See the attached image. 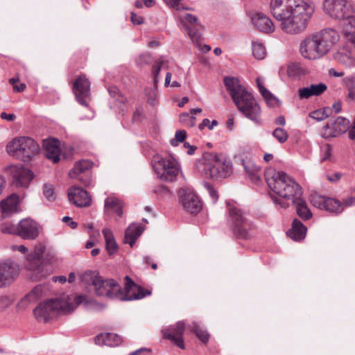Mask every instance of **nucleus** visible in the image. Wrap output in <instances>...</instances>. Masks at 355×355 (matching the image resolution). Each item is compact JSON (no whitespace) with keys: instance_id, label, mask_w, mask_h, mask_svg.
<instances>
[{"instance_id":"nucleus-1","label":"nucleus","mask_w":355,"mask_h":355,"mask_svg":"<svg viewBox=\"0 0 355 355\" xmlns=\"http://www.w3.org/2000/svg\"><path fill=\"white\" fill-rule=\"evenodd\" d=\"M315 11L309 0H270V12L280 22L283 32L290 35L302 33Z\"/></svg>"},{"instance_id":"nucleus-2","label":"nucleus","mask_w":355,"mask_h":355,"mask_svg":"<svg viewBox=\"0 0 355 355\" xmlns=\"http://www.w3.org/2000/svg\"><path fill=\"white\" fill-rule=\"evenodd\" d=\"M266 180L270 189L281 198L291 199L297 214L304 220H309L313 214L306 202L301 198V187L295 180L283 171H268Z\"/></svg>"},{"instance_id":"nucleus-3","label":"nucleus","mask_w":355,"mask_h":355,"mask_svg":"<svg viewBox=\"0 0 355 355\" xmlns=\"http://www.w3.org/2000/svg\"><path fill=\"white\" fill-rule=\"evenodd\" d=\"M223 83L238 110L246 118L255 124L261 125L262 124L261 110L253 95L240 84L238 78L225 77Z\"/></svg>"},{"instance_id":"nucleus-4","label":"nucleus","mask_w":355,"mask_h":355,"mask_svg":"<svg viewBox=\"0 0 355 355\" xmlns=\"http://www.w3.org/2000/svg\"><path fill=\"white\" fill-rule=\"evenodd\" d=\"M81 278L83 282L94 286L97 295L106 296L111 299L139 300L150 294V291L139 287L137 288V293H134L132 295H126L123 297L121 286L113 279L104 280L97 272L93 271L85 272Z\"/></svg>"},{"instance_id":"nucleus-5","label":"nucleus","mask_w":355,"mask_h":355,"mask_svg":"<svg viewBox=\"0 0 355 355\" xmlns=\"http://www.w3.org/2000/svg\"><path fill=\"white\" fill-rule=\"evenodd\" d=\"M84 300L83 295H64L60 297L50 299L40 303L34 309L33 313L38 321L46 322L56 315L71 313Z\"/></svg>"},{"instance_id":"nucleus-6","label":"nucleus","mask_w":355,"mask_h":355,"mask_svg":"<svg viewBox=\"0 0 355 355\" xmlns=\"http://www.w3.org/2000/svg\"><path fill=\"white\" fill-rule=\"evenodd\" d=\"M323 9L330 17L343 20V32L345 28H355L352 6L347 0H324Z\"/></svg>"},{"instance_id":"nucleus-7","label":"nucleus","mask_w":355,"mask_h":355,"mask_svg":"<svg viewBox=\"0 0 355 355\" xmlns=\"http://www.w3.org/2000/svg\"><path fill=\"white\" fill-rule=\"evenodd\" d=\"M151 165L157 178L164 182H175L182 174L180 164L173 156L162 157L157 154L153 157Z\"/></svg>"},{"instance_id":"nucleus-8","label":"nucleus","mask_w":355,"mask_h":355,"mask_svg":"<svg viewBox=\"0 0 355 355\" xmlns=\"http://www.w3.org/2000/svg\"><path fill=\"white\" fill-rule=\"evenodd\" d=\"M204 168L207 177L225 178L232 173V162L223 155L206 153L203 155Z\"/></svg>"},{"instance_id":"nucleus-9","label":"nucleus","mask_w":355,"mask_h":355,"mask_svg":"<svg viewBox=\"0 0 355 355\" xmlns=\"http://www.w3.org/2000/svg\"><path fill=\"white\" fill-rule=\"evenodd\" d=\"M46 247L42 243L35 245L34 251L28 254L25 262L29 277L34 281H40L51 272L49 263L42 260Z\"/></svg>"},{"instance_id":"nucleus-10","label":"nucleus","mask_w":355,"mask_h":355,"mask_svg":"<svg viewBox=\"0 0 355 355\" xmlns=\"http://www.w3.org/2000/svg\"><path fill=\"white\" fill-rule=\"evenodd\" d=\"M39 145L31 137H21L12 140L6 146L8 153L24 162L29 161L35 156Z\"/></svg>"},{"instance_id":"nucleus-11","label":"nucleus","mask_w":355,"mask_h":355,"mask_svg":"<svg viewBox=\"0 0 355 355\" xmlns=\"http://www.w3.org/2000/svg\"><path fill=\"white\" fill-rule=\"evenodd\" d=\"M227 206L231 223L230 227L233 234L239 239H247L248 232L251 228L250 222L241 209L234 206H230L229 204Z\"/></svg>"},{"instance_id":"nucleus-12","label":"nucleus","mask_w":355,"mask_h":355,"mask_svg":"<svg viewBox=\"0 0 355 355\" xmlns=\"http://www.w3.org/2000/svg\"><path fill=\"white\" fill-rule=\"evenodd\" d=\"M180 19L192 42L200 46L202 40V31L204 27L198 21V17L192 14L187 13L182 15Z\"/></svg>"},{"instance_id":"nucleus-13","label":"nucleus","mask_w":355,"mask_h":355,"mask_svg":"<svg viewBox=\"0 0 355 355\" xmlns=\"http://www.w3.org/2000/svg\"><path fill=\"white\" fill-rule=\"evenodd\" d=\"M11 184L15 189H27L33 178V172L20 166H11Z\"/></svg>"},{"instance_id":"nucleus-14","label":"nucleus","mask_w":355,"mask_h":355,"mask_svg":"<svg viewBox=\"0 0 355 355\" xmlns=\"http://www.w3.org/2000/svg\"><path fill=\"white\" fill-rule=\"evenodd\" d=\"M300 53L309 60L318 59L325 55L315 35L306 37L301 42Z\"/></svg>"},{"instance_id":"nucleus-15","label":"nucleus","mask_w":355,"mask_h":355,"mask_svg":"<svg viewBox=\"0 0 355 355\" xmlns=\"http://www.w3.org/2000/svg\"><path fill=\"white\" fill-rule=\"evenodd\" d=\"M313 206L333 214H340L343 211L341 202L332 198L314 194L311 196Z\"/></svg>"},{"instance_id":"nucleus-16","label":"nucleus","mask_w":355,"mask_h":355,"mask_svg":"<svg viewBox=\"0 0 355 355\" xmlns=\"http://www.w3.org/2000/svg\"><path fill=\"white\" fill-rule=\"evenodd\" d=\"M180 202L183 207L192 214H197L202 209V203L198 196L189 189L179 190Z\"/></svg>"},{"instance_id":"nucleus-17","label":"nucleus","mask_w":355,"mask_h":355,"mask_svg":"<svg viewBox=\"0 0 355 355\" xmlns=\"http://www.w3.org/2000/svg\"><path fill=\"white\" fill-rule=\"evenodd\" d=\"M76 101L83 106L87 107V98L90 95V82L85 75L79 76L74 81L72 88Z\"/></svg>"},{"instance_id":"nucleus-18","label":"nucleus","mask_w":355,"mask_h":355,"mask_svg":"<svg viewBox=\"0 0 355 355\" xmlns=\"http://www.w3.org/2000/svg\"><path fill=\"white\" fill-rule=\"evenodd\" d=\"M349 127V121L344 117L338 116L334 122L327 123L323 127L321 135L324 139L336 137L347 132Z\"/></svg>"},{"instance_id":"nucleus-19","label":"nucleus","mask_w":355,"mask_h":355,"mask_svg":"<svg viewBox=\"0 0 355 355\" xmlns=\"http://www.w3.org/2000/svg\"><path fill=\"white\" fill-rule=\"evenodd\" d=\"M18 266L12 261L8 259L0 263V288L10 286L17 277Z\"/></svg>"},{"instance_id":"nucleus-20","label":"nucleus","mask_w":355,"mask_h":355,"mask_svg":"<svg viewBox=\"0 0 355 355\" xmlns=\"http://www.w3.org/2000/svg\"><path fill=\"white\" fill-rule=\"evenodd\" d=\"M185 330V324L179 321L175 324L162 330L164 338L169 340L171 343L181 349L184 348L183 334Z\"/></svg>"},{"instance_id":"nucleus-21","label":"nucleus","mask_w":355,"mask_h":355,"mask_svg":"<svg viewBox=\"0 0 355 355\" xmlns=\"http://www.w3.org/2000/svg\"><path fill=\"white\" fill-rule=\"evenodd\" d=\"M40 226L31 218H24L18 223V236L24 239L33 240L40 234Z\"/></svg>"},{"instance_id":"nucleus-22","label":"nucleus","mask_w":355,"mask_h":355,"mask_svg":"<svg viewBox=\"0 0 355 355\" xmlns=\"http://www.w3.org/2000/svg\"><path fill=\"white\" fill-rule=\"evenodd\" d=\"M314 35L319 42L321 49H322L325 55L330 51L340 38L338 32L333 28L322 29Z\"/></svg>"},{"instance_id":"nucleus-23","label":"nucleus","mask_w":355,"mask_h":355,"mask_svg":"<svg viewBox=\"0 0 355 355\" xmlns=\"http://www.w3.org/2000/svg\"><path fill=\"white\" fill-rule=\"evenodd\" d=\"M93 163L88 159H83L77 162L73 168L69 171V175L71 178L78 179L85 186L89 187L92 184V180L89 176L83 179V175L88 174Z\"/></svg>"},{"instance_id":"nucleus-24","label":"nucleus","mask_w":355,"mask_h":355,"mask_svg":"<svg viewBox=\"0 0 355 355\" xmlns=\"http://www.w3.org/2000/svg\"><path fill=\"white\" fill-rule=\"evenodd\" d=\"M68 198L76 207H89L92 203L91 196L87 191L80 187H71L68 191Z\"/></svg>"},{"instance_id":"nucleus-25","label":"nucleus","mask_w":355,"mask_h":355,"mask_svg":"<svg viewBox=\"0 0 355 355\" xmlns=\"http://www.w3.org/2000/svg\"><path fill=\"white\" fill-rule=\"evenodd\" d=\"M251 21L254 26L260 31L270 33L275 30V25L271 19L261 12H257L251 16Z\"/></svg>"},{"instance_id":"nucleus-26","label":"nucleus","mask_w":355,"mask_h":355,"mask_svg":"<svg viewBox=\"0 0 355 355\" xmlns=\"http://www.w3.org/2000/svg\"><path fill=\"white\" fill-rule=\"evenodd\" d=\"M327 89L325 83H320L318 84H311L309 86L300 88L298 95L300 99H309L312 96H318L323 94Z\"/></svg>"},{"instance_id":"nucleus-27","label":"nucleus","mask_w":355,"mask_h":355,"mask_svg":"<svg viewBox=\"0 0 355 355\" xmlns=\"http://www.w3.org/2000/svg\"><path fill=\"white\" fill-rule=\"evenodd\" d=\"M59 144L60 141L57 139H46L43 143L46 157L51 159L53 163H57L60 161V148Z\"/></svg>"},{"instance_id":"nucleus-28","label":"nucleus","mask_w":355,"mask_h":355,"mask_svg":"<svg viewBox=\"0 0 355 355\" xmlns=\"http://www.w3.org/2000/svg\"><path fill=\"white\" fill-rule=\"evenodd\" d=\"M19 196L12 193L0 202V209L3 216H9L17 211Z\"/></svg>"},{"instance_id":"nucleus-29","label":"nucleus","mask_w":355,"mask_h":355,"mask_svg":"<svg viewBox=\"0 0 355 355\" xmlns=\"http://www.w3.org/2000/svg\"><path fill=\"white\" fill-rule=\"evenodd\" d=\"M334 59L345 68L352 69L355 67V58L352 53L347 49L339 50L335 54Z\"/></svg>"},{"instance_id":"nucleus-30","label":"nucleus","mask_w":355,"mask_h":355,"mask_svg":"<svg viewBox=\"0 0 355 355\" xmlns=\"http://www.w3.org/2000/svg\"><path fill=\"white\" fill-rule=\"evenodd\" d=\"M307 229L302 223L295 218L292 223L291 228L287 232V235L295 241H300L304 239Z\"/></svg>"},{"instance_id":"nucleus-31","label":"nucleus","mask_w":355,"mask_h":355,"mask_svg":"<svg viewBox=\"0 0 355 355\" xmlns=\"http://www.w3.org/2000/svg\"><path fill=\"white\" fill-rule=\"evenodd\" d=\"M144 227L142 225L132 224L125 231V243H129L131 247L134 245L136 240L144 232Z\"/></svg>"},{"instance_id":"nucleus-32","label":"nucleus","mask_w":355,"mask_h":355,"mask_svg":"<svg viewBox=\"0 0 355 355\" xmlns=\"http://www.w3.org/2000/svg\"><path fill=\"white\" fill-rule=\"evenodd\" d=\"M256 83L259 92L265 99L268 105L270 107L276 106L279 102L278 99L263 86L261 78H257Z\"/></svg>"},{"instance_id":"nucleus-33","label":"nucleus","mask_w":355,"mask_h":355,"mask_svg":"<svg viewBox=\"0 0 355 355\" xmlns=\"http://www.w3.org/2000/svg\"><path fill=\"white\" fill-rule=\"evenodd\" d=\"M105 211L115 212L119 217L123 216V202L115 198L108 197L105 200Z\"/></svg>"},{"instance_id":"nucleus-34","label":"nucleus","mask_w":355,"mask_h":355,"mask_svg":"<svg viewBox=\"0 0 355 355\" xmlns=\"http://www.w3.org/2000/svg\"><path fill=\"white\" fill-rule=\"evenodd\" d=\"M103 234L105 241V247L109 254H114L118 250V245L116 243L112 231L110 229L103 230Z\"/></svg>"},{"instance_id":"nucleus-35","label":"nucleus","mask_w":355,"mask_h":355,"mask_svg":"<svg viewBox=\"0 0 355 355\" xmlns=\"http://www.w3.org/2000/svg\"><path fill=\"white\" fill-rule=\"evenodd\" d=\"M244 169L252 181L257 182L260 180L259 173L261 168L250 161L242 160Z\"/></svg>"},{"instance_id":"nucleus-36","label":"nucleus","mask_w":355,"mask_h":355,"mask_svg":"<svg viewBox=\"0 0 355 355\" xmlns=\"http://www.w3.org/2000/svg\"><path fill=\"white\" fill-rule=\"evenodd\" d=\"M46 288L45 286L39 284L35 286L30 293H28L25 299L28 302H35L40 299L46 293Z\"/></svg>"},{"instance_id":"nucleus-37","label":"nucleus","mask_w":355,"mask_h":355,"mask_svg":"<svg viewBox=\"0 0 355 355\" xmlns=\"http://www.w3.org/2000/svg\"><path fill=\"white\" fill-rule=\"evenodd\" d=\"M342 83L348 91L349 98L355 101V73L345 77Z\"/></svg>"},{"instance_id":"nucleus-38","label":"nucleus","mask_w":355,"mask_h":355,"mask_svg":"<svg viewBox=\"0 0 355 355\" xmlns=\"http://www.w3.org/2000/svg\"><path fill=\"white\" fill-rule=\"evenodd\" d=\"M252 51L254 57L257 60H263L266 57V48L263 44L259 40L252 42Z\"/></svg>"},{"instance_id":"nucleus-39","label":"nucleus","mask_w":355,"mask_h":355,"mask_svg":"<svg viewBox=\"0 0 355 355\" xmlns=\"http://www.w3.org/2000/svg\"><path fill=\"white\" fill-rule=\"evenodd\" d=\"M191 331L196 334L197 337L205 344L209 340V335L206 330L202 329L197 323H193Z\"/></svg>"},{"instance_id":"nucleus-40","label":"nucleus","mask_w":355,"mask_h":355,"mask_svg":"<svg viewBox=\"0 0 355 355\" xmlns=\"http://www.w3.org/2000/svg\"><path fill=\"white\" fill-rule=\"evenodd\" d=\"M272 136L281 144L285 143L288 139V134L282 128H277L272 132Z\"/></svg>"},{"instance_id":"nucleus-41","label":"nucleus","mask_w":355,"mask_h":355,"mask_svg":"<svg viewBox=\"0 0 355 355\" xmlns=\"http://www.w3.org/2000/svg\"><path fill=\"white\" fill-rule=\"evenodd\" d=\"M332 147L329 144H324L321 147V161H331Z\"/></svg>"},{"instance_id":"nucleus-42","label":"nucleus","mask_w":355,"mask_h":355,"mask_svg":"<svg viewBox=\"0 0 355 355\" xmlns=\"http://www.w3.org/2000/svg\"><path fill=\"white\" fill-rule=\"evenodd\" d=\"M107 338L108 339V346L110 347L119 346L123 342V338L118 334L107 333Z\"/></svg>"},{"instance_id":"nucleus-43","label":"nucleus","mask_w":355,"mask_h":355,"mask_svg":"<svg viewBox=\"0 0 355 355\" xmlns=\"http://www.w3.org/2000/svg\"><path fill=\"white\" fill-rule=\"evenodd\" d=\"M43 193L48 201L53 202L55 200L56 195L52 185L46 184H44L43 187Z\"/></svg>"},{"instance_id":"nucleus-44","label":"nucleus","mask_w":355,"mask_h":355,"mask_svg":"<svg viewBox=\"0 0 355 355\" xmlns=\"http://www.w3.org/2000/svg\"><path fill=\"white\" fill-rule=\"evenodd\" d=\"M301 67L295 63L291 64L287 68V74L289 77H296L301 74Z\"/></svg>"},{"instance_id":"nucleus-45","label":"nucleus","mask_w":355,"mask_h":355,"mask_svg":"<svg viewBox=\"0 0 355 355\" xmlns=\"http://www.w3.org/2000/svg\"><path fill=\"white\" fill-rule=\"evenodd\" d=\"M180 122L186 125L193 126L195 124L196 117L191 116L187 113L181 114L179 116Z\"/></svg>"},{"instance_id":"nucleus-46","label":"nucleus","mask_w":355,"mask_h":355,"mask_svg":"<svg viewBox=\"0 0 355 355\" xmlns=\"http://www.w3.org/2000/svg\"><path fill=\"white\" fill-rule=\"evenodd\" d=\"M187 132L184 130H179L175 132V139H171V144L172 146H178L179 142H183L186 138Z\"/></svg>"},{"instance_id":"nucleus-47","label":"nucleus","mask_w":355,"mask_h":355,"mask_svg":"<svg viewBox=\"0 0 355 355\" xmlns=\"http://www.w3.org/2000/svg\"><path fill=\"white\" fill-rule=\"evenodd\" d=\"M342 207L344 209L355 205V191L352 192L349 196L343 198Z\"/></svg>"},{"instance_id":"nucleus-48","label":"nucleus","mask_w":355,"mask_h":355,"mask_svg":"<svg viewBox=\"0 0 355 355\" xmlns=\"http://www.w3.org/2000/svg\"><path fill=\"white\" fill-rule=\"evenodd\" d=\"M1 230L3 233L18 235V225H15L11 223H4Z\"/></svg>"},{"instance_id":"nucleus-49","label":"nucleus","mask_w":355,"mask_h":355,"mask_svg":"<svg viewBox=\"0 0 355 355\" xmlns=\"http://www.w3.org/2000/svg\"><path fill=\"white\" fill-rule=\"evenodd\" d=\"M163 62L161 60H156L155 64L153 67V74L154 76V84L156 85L159 81V74L161 71L162 65Z\"/></svg>"},{"instance_id":"nucleus-50","label":"nucleus","mask_w":355,"mask_h":355,"mask_svg":"<svg viewBox=\"0 0 355 355\" xmlns=\"http://www.w3.org/2000/svg\"><path fill=\"white\" fill-rule=\"evenodd\" d=\"M125 294L124 295V297L128 295H129V293L135 288H137V286L136 284H135V282L131 279V278L128 276H125ZM122 297H123V295H122Z\"/></svg>"},{"instance_id":"nucleus-51","label":"nucleus","mask_w":355,"mask_h":355,"mask_svg":"<svg viewBox=\"0 0 355 355\" xmlns=\"http://www.w3.org/2000/svg\"><path fill=\"white\" fill-rule=\"evenodd\" d=\"M94 343L97 345H107L108 339L106 334H99L94 338Z\"/></svg>"},{"instance_id":"nucleus-52","label":"nucleus","mask_w":355,"mask_h":355,"mask_svg":"<svg viewBox=\"0 0 355 355\" xmlns=\"http://www.w3.org/2000/svg\"><path fill=\"white\" fill-rule=\"evenodd\" d=\"M218 125V121L216 120H213L210 121L208 119H205L202 122L199 124L198 128L200 130H203L205 127H207L209 130H212L214 126Z\"/></svg>"},{"instance_id":"nucleus-53","label":"nucleus","mask_w":355,"mask_h":355,"mask_svg":"<svg viewBox=\"0 0 355 355\" xmlns=\"http://www.w3.org/2000/svg\"><path fill=\"white\" fill-rule=\"evenodd\" d=\"M207 192L211 198L214 203H216L218 200V196L214 188L209 184L205 185Z\"/></svg>"},{"instance_id":"nucleus-54","label":"nucleus","mask_w":355,"mask_h":355,"mask_svg":"<svg viewBox=\"0 0 355 355\" xmlns=\"http://www.w3.org/2000/svg\"><path fill=\"white\" fill-rule=\"evenodd\" d=\"M153 191L155 193L162 196L168 195L170 193L168 187L162 184H159L156 186Z\"/></svg>"},{"instance_id":"nucleus-55","label":"nucleus","mask_w":355,"mask_h":355,"mask_svg":"<svg viewBox=\"0 0 355 355\" xmlns=\"http://www.w3.org/2000/svg\"><path fill=\"white\" fill-rule=\"evenodd\" d=\"M310 116L313 119L320 121H322L327 118V114H322V112L320 111V110H315L311 113Z\"/></svg>"},{"instance_id":"nucleus-56","label":"nucleus","mask_w":355,"mask_h":355,"mask_svg":"<svg viewBox=\"0 0 355 355\" xmlns=\"http://www.w3.org/2000/svg\"><path fill=\"white\" fill-rule=\"evenodd\" d=\"M143 118V110L141 107H137L133 113L132 121L134 122L139 121Z\"/></svg>"},{"instance_id":"nucleus-57","label":"nucleus","mask_w":355,"mask_h":355,"mask_svg":"<svg viewBox=\"0 0 355 355\" xmlns=\"http://www.w3.org/2000/svg\"><path fill=\"white\" fill-rule=\"evenodd\" d=\"M131 21L134 24L140 25L144 22V19L143 17L137 15L135 12L131 13Z\"/></svg>"},{"instance_id":"nucleus-58","label":"nucleus","mask_w":355,"mask_h":355,"mask_svg":"<svg viewBox=\"0 0 355 355\" xmlns=\"http://www.w3.org/2000/svg\"><path fill=\"white\" fill-rule=\"evenodd\" d=\"M342 177V174L340 173H334L331 175H327V178L331 182H336L338 181Z\"/></svg>"},{"instance_id":"nucleus-59","label":"nucleus","mask_w":355,"mask_h":355,"mask_svg":"<svg viewBox=\"0 0 355 355\" xmlns=\"http://www.w3.org/2000/svg\"><path fill=\"white\" fill-rule=\"evenodd\" d=\"M0 116L2 119H4V120H6L8 121H13L16 119L15 114H7L6 112H1Z\"/></svg>"},{"instance_id":"nucleus-60","label":"nucleus","mask_w":355,"mask_h":355,"mask_svg":"<svg viewBox=\"0 0 355 355\" xmlns=\"http://www.w3.org/2000/svg\"><path fill=\"white\" fill-rule=\"evenodd\" d=\"M182 0H164V1L171 8L178 9L180 3Z\"/></svg>"},{"instance_id":"nucleus-61","label":"nucleus","mask_w":355,"mask_h":355,"mask_svg":"<svg viewBox=\"0 0 355 355\" xmlns=\"http://www.w3.org/2000/svg\"><path fill=\"white\" fill-rule=\"evenodd\" d=\"M272 199L275 204L279 205L282 208L286 209L288 207V204L287 202H285L283 200L278 199L277 197L272 196Z\"/></svg>"},{"instance_id":"nucleus-62","label":"nucleus","mask_w":355,"mask_h":355,"mask_svg":"<svg viewBox=\"0 0 355 355\" xmlns=\"http://www.w3.org/2000/svg\"><path fill=\"white\" fill-rule=\"evenodd\" d=\"M96 241H97V239L95 237H93L92 236H90V240L87 241V243L85 244V248L87 249L92 248L93 246L95 245Z\"/></svg>"},{"instance_id":"nucleus-63","label":"nucleus","mask_w":355,"mask_h":355,"mask_svg":"<svg viewBox=\"0 0 355 355\" xmlns=\"http://www.w3.org/2000/svg\"><path fill=\"white\" fill-rule=\"evenodd\" d=\"M329 73L334 77H342L345 74L343 71H336L334 69H330Z\"/></svg>"},{"instance_id":"nucleus-64","label":"nucleus","mask_w":355,"mask_h":355,"mask_svg":"<svg viewBox=\"0 0 355 355\" xmlns=\"http://www.w3.org/2000/svg\"><path fill=\"white\" fill-rule=\"evenodd\" d=\"M332 109L334 110L336 114L339 113L341 111L342 105L340 101L333 104Z\"/></svg>"}]
</instances>
